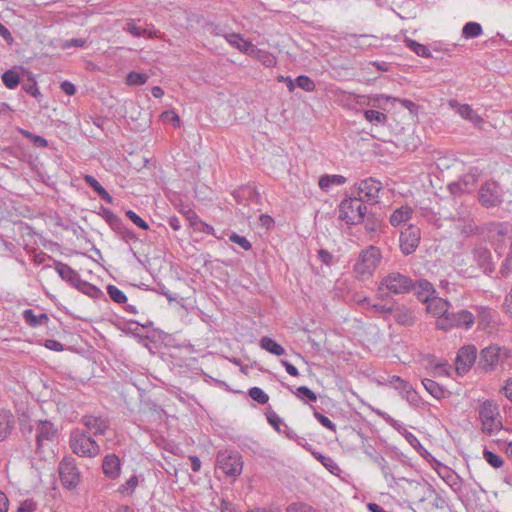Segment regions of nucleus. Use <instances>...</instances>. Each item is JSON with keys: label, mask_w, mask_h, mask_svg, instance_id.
Listing matches in <instances>:
<instances>
[{"label": "nucleus", "mask_w": 512, "mask_h": 512, "mask_svg": "<svg viewBox=\"0 0 512 512\" xmlns=\"http://www.w3.org/2000/svg\"><path fill=\"white\" fill-rule=\"evenodd\" d=\"M382 259L381 251L376 246L363 249L353 265V272L359 280L369 279L379 266Z\"/></svg>", "instance_id": "f257e3e1"}, {"label": "nucleus", "mask_w": 512, "mask_h": 512, "mask_svg": "<svg viewBox=\"0 0 512 512\" xmlns=\"http://www.w3.org/2000/svg\"><path fill=\"white\" fill-rule=\"evenodd\" d=\"M70 448L79 457L94 458L100 453V446L91 435L83 430L75 429L70 434Z\"/></svg>", "instance_id": "f03ea898"}, {"label": "nucleus", "mask_w": 512, "mask_h": 512, "mask_svg": "<svg viewBox=\"0 0 512 512\" xmlns=\"http://www.w3.org/2000/svg\"><path fill=\"white\" fill-rule=\"evenodd\" d=\"M367 207L357 196L344 198L339 205V218L349 225L364 222Z\"/></svg>", "instance_id": "7ed1b4c3"}, {"label": "nucleus", "mask_w": 512, "mask_h": 512, "mask_svg": "<svg viewBox=\"0 0 512 512\" xmlns=\"http://www.w3.org/2000/svg\"><path fill=\"white\" fill-rule=\"evenodd\" d=\"M476 321L475 315L466 309L457 312H449V314L435 321V326L439 330L448 331L453 328L469 330Z\"/></svg>", "instance_id": "20e7f679"}, {"label": "nucleus", "mask_w": 512, "mask_h": 512, "mask_svg": "<svg viewBox=\"0 0 512 512\" xmlns=\"http://www.w3.org/2000/svg\"><path fill=\"white\" fill-rule=\"evenodd\" d=\"M479 419L482 431L493 435L503 427L498 406L491 400L484 401L479 407Z\"/></svg>", "instance_id": "39448f33"}, {"label": "nucleus", "mask_w": 512, "mask_h": 512, "mask_svg": "<svg viewBox=\"0 0 512 512\" xmlns=\"http://www.w3.org/2000/svg\"><path fill=\"white\" fill-rule=\"evenodd\" d=\"M488 238L500 254L509 244L512 246V224L508 222H492L486 227Z\"/></svg>", "instance_id": "423d86ee"}, {"label": "nucleus", "mask_w": 512, "mask_h": 512, "mask_svg": "<svg viewBox=\"0 0 512 512\" xmlns=\"http://www.w3.org/2000/svg\"><path fill=\"white\" fill-rule=\"evenodd\" d=\"M414 281L407 275L393 271L384 276L379 283V290L392 294H406L412 291Z\"/></svg>", "instance_id": "0eeeda50"}, {"label": "nucleus", "mask_w": 512, "mask_h": 512, "mask_svg": "<svg viewBox=\"0 0 512 512\" xmlns=\"http://www.w3.org/2000/svg\"><path fill=\"white\" fill-rule=\"evenodd\" d=\"M217 468L228 477H238L243 469L242 456L237 451H220L216 457Z\"/></svg>", "instance_id": "6e6552de"}, {"label": "nucleus", "mask_w": 512, "mask_h": 512, "mask_svg": "<svg viewBox=\"0 0 512 512\" xmlns=\"http://www.w3.org/2000/svg\"><path fill=\"white\" fill-rule=\"evenodd\" d=\"M478 199L485 208L497 207L503 202L504 191L498 182L489 180L481 185Z\"/></svg>", "instance_id": "1a4fd4ad"}, {"label": "nucleus", "mask_w": 512, "mask_h": 512, "mask_svg": "<svg viewBox=\"0 0 512 512\" xmlns=\"http://www.w3.org/2000/svg\"><path fill=\"white\" fill-rule=\"evenodd\" d=\"M60 480L67 488L76 487L81 479V473L73 457H64L58 467Z\"/></svg>", "instance_id": "9d476101"}, {"label": "nucleus", "mask_w": 512, "mask_h": 512, "mask_svg": "<svg viewBox=\"0 0 512 512\" xmlns=\"http://www.w3.org/2000/svg\"><path fill=\"white\" fill-rule=\"evenodd\" d=\"M381 189L382 183L373 177H369L358 184L356 193L357 197L361 199L362 202L376 204L379 202Z\"/></svg>", "instance_id": "9b49d317"}, {"label": "nucleus", "mask_w": 512, "mask_h": 512, "mask_svg": "<svg viewBox=\"0 0 512 512\" xmlns=\"http://www.w3.org/2000/svg\"><path fill=\"white\" fill-rule=\"evenodd\" d=\"M502 353L506 354V350L501 349L496 345H491L484 348L480 352L478 362L479 368L485 372L494 370L501 358Z\"/></svg>", "instance_id": "f8f14e48"}, {"label": "nucleus", "mask_w": 512, "mask_h": 512, "mask_svg": "<svg viewBox=\"0 0 512 512\" xmlns=\"http://www.w3.org/2000/svg\"><path fill=\"white\" fill-rule=\"evenodd\" d=\"M420 242V229L409 225L400 234V249L405 255L412 254Z\"/></svg>", "instance_id": "ddd939ff"}, {"label": "nucleus", "mask_w": 512, "mask_h": 512, "mask_svg": "<svg viewBox=\"0 0 512 512\" xmlns=\"http://www.w3.org/2000/svg\"><path fill=\"white\" fill-rule=\"evenodd\" d=\"M56 437L57 429L52 422L44 420L37 423L35 435L37 451H40L44 446L53 442Z\"/></svg>", "instance_id": "4468645a"}, {"label": "nucleus", "mask_w": 512, "mask_h": 512, "mask_svg": "<svg viewBox=\"0 0 512 512\" xmlns=\"http://www.w3.org/2000/svg\"><path fill=\"white\" fill-rule=\"evenodd\" d=\"M477 358V349L474 345L462 347L456 357V370L459 374H464L470 370Z\"/></svg>", "instance_id": "2eb2a0df"}, {"label": "nucleus", "mask_w": 512, "mask_h": 512, "mask_svg": "<svg viewBox=\"0 0 512 512\" xmlns=\"http://www.w3.org/2000/svg\"><path fill=\"white\" fill-rule=\"evenodd\" d=\"M80 422L94 436L104 435L109 428V420L102 416L84 415Z\"/></svg>", "instance_id": "dca6fc26"}, {"label": "nucleus", "mask_w": 512, "mask_h": 512, "mask_svg": "<svg viewBox=\"0 0 512 512\" xmlns=\"http://www.w3.org/2000/svg\"><path fill=\"white\" fill-rule=\"evenodd\" d=\"M450 106L456 108V112L465 120L471 122L475 127L482 128L484 119L477 114L468 104H459L457 101H450Z\"/></svg>", "instance_id": "f3484780"}, {"label": "nucleus", "mask_w": 512, "mask_h": 512, "mask_svg": "<svg viewBox=\"0 0 512 512\" xmlns=\"http://www.w3.org/2000/svg\"><path fill=\"white\" fill-rule=\"evenodd\" d=\"M233 196L239 204L243 205H249L251 203H255L256 205H258L260 203L261 198L257 189L249 185L242 186L235 190L233 192Z\"/></svg>", "instance_id": "a211bd4d"}, {"label": "nucleus", "mask_w": 512, "mask_h": 512, "mask_svg": "<svg viewBox=\"0 0 512 512\" xmlns=\"http://www.w3.org/2000/svg\"><path fill=\"white\" fill-rule=\"evenodd\" d=\"M474 260L485 274H490L494 271L495 266L491 259V252L486 247H477L473 250Z\"/></svg>", "instance_id": "6ab92c4d"}, {"label": "nucleus", "mask_w": 512, "mask_h": 512, "mask_svg": "<svg viewBox=\"0 0 512 512\" xmlns=\"http://www.w3.org/2000/svg\"><path fill=\"white\" fill-rule=\"evenodd\" d=\"M121 462L115 454H108L102 462L103 473L110 479H116L120 475Z\"/></svg>", "instance_id": "aec40b11"}, {"label": "nucleus", "mask_w": 512, "mask_h": 512, "mask_svg": "<svg viewBox=\"0 0 512 512\" xmlns=\"http://www.w3.org/2000/svg\"><path fill=\"white\" fill-rule=\"evenodd\" d=\"M427 311L436 317V320L449 314L450 303L439 297H433L427 303Z\"/></svg>", "instance_id": "412c9836"}, {"label": "nucleus", "mask_w": 512, "mask_h": 512, "mask_svg": "<svg viewBox=\"0 0 512 512\" xmlns=\"http://www.w3.org/2000/svg\"><path fill=\"white\" fill-rule=\"evenodd\" d=\"M224 38L232 47L248 56L254 51L255 46L251 42L244 40L239 33H229L224 35Z\"/></svg>", "instance_id": "4be33fe9"}, {"label": "nucleus", "mask_w": 512, "mask_h": 512, "mask_svg": "<svg viewBox=\"0 0 512 512\" xmlns=\"http://www.w3.org/2000/svg\"><path fill=\"white\" fill-rule=\"evenodd\" d=\"M55 270L61 279L69 283L72 287H75L76 284L79 283L81 278L79 273L73 270L69 265L61 261H55Z\"/></svg>", "instance_id": "5701e85b"}, {"label": "nucleus", "mask_w": 512, "mask_h": 512, "mask_svg": "<svg viewBox=\"0 0 512 512\" xmlns=\"http://www.w3.org/2000/svg\"><path fill=\"white\" fill-rule=\"evenodd\" d=\"M476 184V177L473 174L464 175L458 182L451 183L449 190L452 194L470 193Z\"/></svg>", "instance_id": "b1692460"}, {"label": "nucleus", "mask_w": 512, "mask_h": 512, "mask_svg": "<svg viewBox=\"0 0 512 512\" xmlns=\"http://www.w3.org/2000/svg\"><path fill=\"white\" fill-rule=\"evenodd\" d=\"M412 290L415 292L417 298L424 303H427L430 299H432L434 297L433 295L435 294L433 285L424 279L414 282V287Z\"/></svg>", "instance_id": "393cba45"}, {"label": "nucleus", "mask_w": 512, "mask_h": 512, "mask_svg": "<svg viewBox=\"0 0 512 512\" xmlns=\"http://www.w3.org/2000/svg\"><path fill=\"white\" fill-rule=\"evenodd\" d=\"M435 494V490L428 483H414L411 487V496L419 503L431 498Z\"/></svg>", "instance_id": "a878e982"}, {"label": "nucleus", "mask_w": 512, "mask_h": 512, "mask_svg": "<svg viewBox=\"0 0 512 512\" xmlns=\"http://www.w3.org/2000/svg\"><path fill=\"white\" fill-rule=\"evenodd\" d=\"M475 310L477 313L475 317L478 322V327L482 330L490 328L494 319L495 312L485 306H476Z\"/></svg>", "instance_id": "bb28decb"}, {"label": "nucleus", "mask_w": 512, "mask_h": 512, "mask_svg": "<svg viewBox=\"0 0 512 512\" xmlns=\"http://www.w3.org/2000/svg\"><path fill=\"white\" fill-rule=\"evenodd\" d=\"M22 316L25 323L32 328L46 326L49 322V317L46 313L36 315L32 309L24 310Z\"/></svg>", "instance_id": "cd10ccee"}, {"label": "nucleus", "mask_w": 512, "mask_h": 512, "mask_svg": "<svg viewBox=\"0 0 512 512\" xmlns=\"http://www.w3.org/2000/svg\"><path fill=\"white\" fill-rule=\"evenodd\" d=\"M186 218L187 220L189 221L190 223V226L195 230V231H199V232H203V233H206V234H211L213 235L214 234V228L205 223L204 221H202L194 211L192 210H188L186 212Z\"/></svg>", "instance_id": "c85d7f7f"}, {"label": "nucleus", "mask_w": 512, "mask_h": 512, "mask_svg": "<svg viewBox=\"0 0 512 512\" xmlns=\"http://www.w3.org/2000/svg\"><path fill=\"white\" fill-rule=\"evenodd\" d=\"M13 426V415L8 411L0 412V441L5 440L10 435Z\"/></svg>", "instance_id": "c756f323"}, {"label": "nucleus", "mask_w": 512, "mask_h": 512, "mask_svg": "<svg viewBox=\"0 0 512 512\" xmlns=\"http://www.w3.org/2000/svg\"><path fill=\"white\" fill-rule=\"evenodd\" d=\"M84 181L98 194V196L105 202L111 204L113 202L112 196L106 189L91 175H85Z\"/></svg>", "instance_id": "7c9ffc66"}, {"label": "nucleus", "mask_w": 512, "mask_h": 512, "mask_svg": "<svg viewBox=\"0 0 512 512\" xmlns=\"http://www.w3.org/2000/svg\"><path fill=\"white\" fill-rule=\"evenodd\" d=\"M412 209L408 206H401L397 208L390 216V224L392 226H399L411 218Z\"/></svg>", "instance_id": "2f4dec72"}, {"label": "nucleus", "mask_w": 512, "mask_h": 512, "mask_svg": "<svg viewBox=\"0 0 512 512\" xmlns=\"http://www.w3.org/2000/svg\"><path fill=\"white\" fill-rule=\"evenodd\" d=\"M103 217L106 220V222L109 224L111 229L115 231L119 236L123 230L126 229V225L122 221L121 218H119L116 214H114L110 210H104L103 211Z\"/></svg>", "instance_id": "473e14b6"}, {"label": "nucleus", "mask_w": 512, "mask_h": 512, "mask_svg": "<svg viewBox=\"0 0 512 512\" xmlns=\"http://www.w3.org/2000/svg\"><path fill=\"white\" fill-rule=\"evenodd\" d=\"M346 182V178L342 175H323L319 179V187L328 191L333 185H343Z\"/></svg>", "instance_id": "72a5a7b5"}, {"label": "nucleus", "mask_w": 512, "mask_h": 512, "mask_svg": "<svg viewBox=\"0 0 512 512\" xmlns=\"http://www.w3.org/2000/svg\"><path fill=\"white\" fill-rule=\"evenodd\" d=\"M260 346L262 349L276 355L281 356L285 353L284 348L278 344L276 341H274L272 338L269 337H263L260 340Z\"/></svg>", "instance_id": "f704fd0d"}, {"label": "nucleus", "mask_w": 512, "mask_h": 512, "mask_svg": "<svg viewBox=\"0 0 512 512\" xmlns=\"http://www.w3.org/2000/svg\"><path fill=\"white\" fill-rule=\"evenodd\" d=\"M250 56L259 60L266 67H272L276 64V58L270 52L258 49L256 46Z\"/></svg>", "instance_id": "c9c22d12"}, {"label": "nucleus", "mask_w": 512, "mask_h": 512, "mask_svg": "<svg viewBox=\"0 0 512 512\" xmlns=\"http://www.w3.org/2000/svg\"><path fill=\"white\" fill-rule=\"evenodd\" d=\"M74 288L93 298H97L100 294H102L101 290L98 287L87 281L82 280L81 278L79 280V283H77Z\"/></svg>", "instance_id": "e433bc0d"}, {"label": "nucleus", "mask_w": 512, "mask_h": 512, "mask_svg": "<svg viewBox=\"0 0 512 512\" xmlns=\"http://www.w3.org/2000/svg\"><path fill=\"white\" fill-rule=\"evenodd\" d=\"M482 26L477 22H468L462 29V36L466 39L479 37L482 34Z\"/></svg>", "instance_id": "4c0bfd02"}, {"label": "nucleus", "mask_w": 512, "mask_h": 512, "mask_svg": "<svg viewBox=\"0 0 512 512\" xmlns=\"http://www.w3.org/2000/svg\"><path fill=\"white\" fill-rule=\"evenodd\" d=\"M313 457L318 460L329 472L336 473L339 471L337 463L329 456H324L319 452H312Z\"/></svg>", "instance_id": "58836bf2"}, {"label": "nucleus", "mask_w": 512, "mask_h": 512, "mask_svg": "<svg viewBox=\"0 0 512 512\" xmlns=\"http://www.w3.org/2000/svg\"><path fill=\"white\" fill-rule=\"evenodd\" d=\"M422 384L426 391L430 393L433 397L440 399L444 395L443 388L434 380L431 379H423Z\"/></svg>", "instance_id": "ea45409f"}, {"label": "nucleus", "mask_w": 512, "mask_h": 512, "mask_svg": "<svg viewBox=\"0 0 512 512\" xmlns=\"http://www.w3.org/2000/svg\"><path fill=\"white\" fill-rule=\"evenodd\" d=\"M455 227L464 235H471L474 234L477 230V226L473 220V218L470 216L469 218H466V220L462 222H458L455 224Z\"/></svg>", "instance_id": "a19ab883"}, {"label": "nucleus", "mask_w": 512, "mask_h": 512, "mask_svg": "<svg viewBox=\"0 0 512 512\" xmlns=\"http://www.w3.org/2000/svg\"><path fill=\"white\" fill-rule=\"evenodd\" d=\"M364 116L370 123L385 125L387 122V116L376 110H365Z\"/></svg>", "instance_id": "79ce46f5"}, {"label": "nucleus", "mask_w": 512, "mask_h": 512, "mask_svg": "<svg viewBox=\"0 0 512 512\" xmlns=\"http://www.w3.org/2000/svg\"><path fill=\"white\" fill-rule=\"evenodd\" d=\"M406 44H407V47H409L418 56L425 57V58L431 57V52L427 46L420 44L414 40H407Z\"/></svg>", "instance_id": "37998d69"}, {"label": "nucleus", "mask_w": 512, "mask_h": 512, "mask_svg": "<svg viewBox=\"0 0 512 512\" xmlns=\"http://www.w3.org/2000/svg\"><path fill=\"white\" fill-rule=\"evenodd\" d=\"M107 293L109 297L117 304H123L127 301V297L124 292L117 288L115 285H108Z\"/></svg>", "instance_id": "c03bdc74"}, {"label": "nucleus", "mask_w": 512, "mask_h": 512, "mask_svg": "<svg viewBox=\"0 0 512 512\" xmlns=\"http://www.w3.org/2000/svg\"><path fill=\"white\" fill-rule=\"evenodd\" d=\"M294 394L302 401H310L315 402L317 400V395L307 386H300L296 389Z\"/></svg>", "instance_id": "a18cd8bd"}, {"label": "nucleus", "mask_w": 512, "mask_h": 512, "mask_svg": "<svg viewBox=\"0 0 512 512\" xmlns=\"http://www.w3.org/2000/svg\"><path fill=\"white\" fill-rule=\"evenodd\" d=\"M2 81L7 88L14 89L19 84V75L13 70L6 71L2 75Z\"/></svg>", "instance_id": "49530a36"}, {"label": "nucleus", "mask_w": 512, "mask_h": 512, "mask_svg": "<svg viewBox=\"0 0 512 512\" xmlns=\"http://www.w3.org/2000/svg\"><path fill=\"white\" fill-rule=\"evenodd\" d=\"M148 76L144 73L130 72L126 77V83L130 86H139L147 82Z\"/></svg>", "instance_id": "de8ad7c7"}, {"label": "nucleus", "mask_w": 512, "mask_h": 512, "mask_svg": "<svg viewBox=\"0 0 512 512\" xmlns=\"http://www.w3.org/2000/svg\"><path fill=\"white\" fill-rule=\"evenodd\" d=\"M249 396L259 404H266L269 401V396L259 387H252L248 392Z\"/></svg>", "instance_id": "09e8293b"}, {"label": "nucleus", "mask_w": 512, "mask_h": 512, "mask_svg": "<svg viewBox=\"0 0 512 512\" xmlns=\"http://www.w3.org/2000/svg\"><path fill=\"white\" fill-rule=\"evenodd\" d=\"M286 512H319V511L307 503L293 502L287 506Z\"/></svg>", "instance_id": "8fccbe9b"}, {"label": "nucleus", "mask_w": 512, "mask_h": 512, "mask_svg": "<svg viewBox=\"0 0 512 512\" xmlns=\"http://www.w3.org/2000/svg\"><path fill=\"white\" fill-rule=\"evenodd\" d=\"M484 459L493 467L500 468L503 466V460L497 454L491 452L488 449H484L483 451Z\"/></svg>", "instance_id": "3c124183"}, {"label": "nucleus", "mask_w": 512, "mask_h": 512, "mask_svg": "<svg viewBox=\"0 0 512 512\" xmlns=\"http://www.w3.org/2000/svg\"><path fill=\"white\" fill-rule=\"evenodd\" d=\"M295 85L307 92H311L315 89L314 82L305 75L298 76L295 80Z\"/></svg>", "instance_id": "603ef678"}, {"label": "nucleus", "mask_w": 512, "mask_h": 512, "mask_svg": "<svg viewBox=\"0 0 512 512\" xmlns=\"http://www.w3.org/2000/svg\"><path fill=\"white\" fill-rule=\"evenodd\" d=\"M124 31L132 34L134 37H141L145 35L147 32L146 29H143L136 25L133 19H130L123 28Z\"/></svg>", "instance_id": "864d4df0"}, {"label": "nucleus", "mask_w": 512, "mask_h": 512, "mask_svg": "<svg viewBox=\"0 0 512 512\" xmlns=\"http://www.w3.org/2000/svg\"><path fill=\"white\" fill-rule=\"evenodd\" d=\"M312 409L314 417L320 422L322 426H324L325 428L332 432H336V425L328 417L321 414L314 407H312Z\"/></svg>", "instance_id": "5fc2aeb1"}, {"label": "nucleus", "mask_w": 512, "mask_h": 512, "mask_svg": "<svg viewBox=\"0 0 512 512\" xmlns=\"http://www.w3.org/2000/svg\"><path fill=\"white\" fill-rule=\"evenodd\" d=\"M203 29L206 33L213 35V36H222L227 35L228 33H225L224 29L216 23L208 22L203 26Z\"/></svg>", "instance_id": "6e6d98bb"}, {"label": "nucleus", "mask_w": 512, "mask_h": 512, "mask_svg": "<svg viewBox=\"0 0 512 512\" xmlns=\"http://www.w3.org/2000/svg\"><path fill=\"white\" fill-rule=\"evenodd\" d=\"M377 100L378 101H380V100H386V101L392 100L393 102H400L405 108H407L410 111H412V109L415 108V104L412 101L408 100V99H399V98H395V97H391V96H388V95L381 94V95L377 96Z\"/></svg>", "instance_id": "4d7b16f0"}, {"label": "nucleus", "mask_w": 512, "mask_h": 512, "mask_svg": "<svg viewBox=\"0 0 512 512\" xmlns=\"http://www.w3.org/2000/svg\"><path fill=\"white\" fill-rule=\"evenodd\" d=\"M229 240L233 243L238 244L241 248H243L246 251L250 250L252 247L251 243L247 240L246 237L238 235L236 233H232L229 236Z\"/></svg>", "instance_id": "13d9d810"}, {"label": "nucleus", "mask_w": 512, "mask_h": 512, "mask_svg": "<svg viewBox=\"0 0 512 512\" xmlns=\"http://www.w3.org/2000/svg\"><path fill=\"white\" fill-rule=\"evenodd\" d=\"M126 216L138 227L148 230L149 225L146 221H144L140 216H138L134 211L128 210L126 211Z\"/></svg>", "instance_id": "bf43d9fd"}, {"label": "nucleus", "mask_w": 512, "mask_h": 512, "mask_svg": "<svg viewBox=\"0 0 512 512\" xmlns=\"http://www.w3.org/2000/svg\"><path fill=\"white\" fill-rule=\"evenodd\" d=\"M359 436L362 440V450L363 452L369 456L372 460H374V457H377V455L375 454V449L372 447V445L369 443L368 439L366 436H364L363 434L359 433Z\"/></svg>", "instance_id": "052dcab7"}, {"label": "nucleus", "mask_w": 512, "mask_h": 512, "mask_svg": "<svg viewBox=\"0 0 512 512\" xmlns=\"http://www.w3.org/2000/svg\"><path fill=\"white\" fill-rule=\"evenodd\" d=\"M373 461L380 467L385 478H388L389 476H391V469L388 465V462L386 461V459L384 457H381V456L374 457Z\"/></svg>", "instance_id": "680f3d73"}, {"label": "nucleus", "mask_w": 512, "mask_h": 512, "mask_svg": "<svg viewBox=\"0 0 512 512\" xmlns=\"http://www.w3.org/2000/svg\"><path fill=\"white\" fill-rule=\"evenodd\" d=\"M396 321L399 324L405 325V326H411L414 324V317L410 312H402L399 313L396 317Z\"/></svg>", "instance_id": "e2e57ef3"}, {"label": "nucleus", "mask_w": 512, "mask_h": 512, "mask_svg": "<svg viewBox=\"0 0 512 512\" xmlns=\"http://www.w3.org/2000/svg\"><path fill=\"white\" fill-rule=\"evenodd\" d=\"M35 510L36 503L31 499H27L20 503L16 512H34Z\"/></svg>", "instance_id": "0e129e2a"}, {"label": "nucleus", "mask_w": 512, "mask_h": 512, "mask_svg": "<svg viewBox=\"0 0 512 512\" xmlns=\"http://www.w3.org/2000/svg\"><path fill=\"white\" fill-rule=\"evenodd\" d=\"M471 216L469 210L467 208H461L459 211L456 212V214H454L452 216V219L453 221L456 223L458 222H462L464 220H466V218H469Z\"/></svg>", "instance_id": "69168bd1"}, {"label": "nucleus", "mask_w": 512, "mask_h": 512, "mask_svg": "<svg viewBox=\"0 0 512 512\" xmlns=\"http://www.w3.org/2000/svg\"><path fill=\"white\" fill-rule=\"evenodd\" d=\"M120 238L126 243L135 242L138 240L135 233L128 227H126V229L121 232Z\"/></svg>", "instance_id": "338daca9"}, {"label": "nucleus", "mask_w": 512, "mask_h": 512, "mask_svg": "<svg viewBox=\"0 0 512 512\" xmlns=\"http://www.w3.org/2000/svg\"><path fill=\"white\" fill-rule=\"evenodd\" d=\"M511 267H512V252H510L505 261L503 262L501 268H500V273L503 275V276H506L510 270H511Z\"/></svg>", "instance_id": "774afa93"}]
</instances>
